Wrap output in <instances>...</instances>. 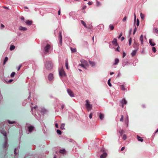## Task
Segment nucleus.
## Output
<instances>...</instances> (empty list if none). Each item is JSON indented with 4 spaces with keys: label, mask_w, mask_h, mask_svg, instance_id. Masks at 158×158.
Here are the masks:
<instances>
[{
    "label": "nucleus",
    "mask_w": 158,
    "mask_h": 158,
    "mask_svg": "<svg viewBox=\"0 0 158 158\" xmlns=\"http://www.w3.org/2000/svg\"><path fill=\"white\" fill-rule=\"evenodd\" d=\"M85 102L86 103L85 106L87 110L89 111L92 109V106L90 104L89 101L88 100H86Z\"/></svg>",
    "instance_id": "f257e3e1"
},
{
    "label": "nucleus",
    "mask_w": 158,
    "mask_h": 158,
    "mask_svg": "<svg viewBox=\"0 0 158 158\" xmlns=\"http://www.w3.org/2000/svg\"><path fill=\"white\" fill-rule=\"evenodd\" d=\"M81 64H79V66H81L85 69H86L88 67V64L87 62L84 59H82L81 60Z\"/></svg>",
    "instance_id": "f03ea898"
},
{
    "label": "nucleus",
    "mask_w": 158,
    "mask_h": 158,
    "mask_svg": "<svg viewBox=\"0 0 158 158\" xmlns=\"http://www.w3.org/2000/svg\"><path fill=\"white\" fill-rule=\"evenodd\" d=\"M45 66L47 69L48 70L51 69L52 67V62L51 61L46 62L45 64Z\"/></svg>",
    "instance_id": "7ed1b4c3"
},
{
    "label": "nucleus",
    "mask_w": 158,
    "mask_h": 158,
    "mask_svg": "<svg viewBox=\"0 0 158 158\" xmlns=\"http://www.w3.org/2000/svg\"><path fill=\"white\" fill-rule=\"evenodd\" d=\"M59 73L60 76L61 77L65 76H66V74L64 72L63 68L60 69L59 70Z\"/></svg>",
    "instance_id": "20e7f679"
},
{
    "label": "nucleus",
    "mask_w": 158,
    "mask_h": 158,
    "mask_svg": "<svg viewBox=\"0 0 158 158\" xmlns=\"http://www.w3.org/2000/svg\"><path fill=\"white\" fill-rule=\"evenodd\" d=\"M51 46L50 45L48 44L44 48V50L46 52H48L49 49H50Z\"/></svg>",
    "instance_id": "39448f33"
},
{
    "label": "nucleus",
    "mask_w": 158,
    "mask_h": 158,
    "mask_svg": "<svg viewBox=\"0 0 158 158\" xmlns=\"http://www.w3.org/2000/svg\"><path fill=\"white\" fill-rule=\"evenodd\" d=\"M67 91L68 93L69 94L70 96L72 97H74V94L72 91H71L70 89H68Z\"/></svg>",
    "instance_id": "423d86ee"
},
{
    "label": "nucleus",
    "mask_w": 158,
    "mask_h": 158,
    "mask_svg": "<svg viewBox=\"0 0 158 158\" xmlns=\"http://www.w3.org/2000/svg\"><path fill=\"white\" fill-rule=\"evenodd\" d=\"M53 78H54V77H53V74L52 73H50L48 75V80L50 81H51L53 80Z\"/></svg>",
    "instance_id": "0eeeda50"
},
{
    "label": "nucleus",
    "mask_w": 158,
    "mask_h": 158,
    "mask_svg": "<svg viewBox=\"0 0 158 158\" xmlns=\"http://www.w3.org/2000/svg\"><path fill=\"white\" fill-rule=\"evenodd\" d=\"M19 29L21 31H25L27 30V28L20 26L19 27Z\"/></svg>",
    "instance_id": "6e6552de"
},
{
    "label": "nucleus",
    "mask_w": 158,
    "mask_h": 158,
    "mask_svg": "<svg viewBox=\"0 0 158 158\" xmlns=\"http://www.w3.org/2000/svg\"><path fill=\"white\" fill-rule=\"evenodd\" d=\"M59 40L60 43L61 45L62 44V37L61 32H60L59 33Z\"/></svg>",
    "instance_id": "1a4fd4ad"
},
{
    "label": "nucleus",
    "mask_w": 158,
    "mask_h": 158,
    "mask_svg": "<svg viewBox=\"0 0 158 158\" xmlns=\"http://www.w3.org/2000/svg\"><path fill=\"white\" fill-rule=\"evenodd\" d=\"M112 43L114 46H118L117 40L116 39H114L113 40V41H112Z\"/></svg>",
    "instance_id": "9d476101"
},
{
    "label": "nucleus",
    "mask_w": 158,
    "mask_h": 158,
    "mask_svg": "<svg viewBox=\"0 0 158 158\" xmlns=\"http://www.w3.org/2000/svg\"><path fill=\"white\" fill-rule=\"evenodd\" d=\"M149 43L152 46H154L156 45L153 42L152 39L149 40Z\"/></svg>",
    "instance_id": "9b49d317"
},
{
    "label": "nucleus",
    "mask_w": 158,
    "mask_h": 158,
    "mask_svg": "<svg viewBox=\"0 0 158 158\" xmlns=\"http://www.w3.org/2000/svg\"><path fill=\"white\" fill-rule=\"evenodd\" d=\"M121 103L122 104V107H123V105H126L127 103V101L125 99H123Z\"/></svg>",
    "instance_id": "f8f14e48"
},
{
    "label": "nucleus",
    "mask_w": 158,
    "mask_h": 158,
    "mask_svg": "<svg viewBox=\"0 0 158 158\" xmlns=\"http://www.w3.org/2000/svg\"><path fill=\"white\" fill-rule=\"evenodd\" d=\"M25 23L27 25H30L32 23V21L31 20H27L25 22Z\"/></svg>",
    "instance_id": "ddd939ff"
},
{
    "label": "nucleus",
    "mask_w": 158,
    "mask_h": 158,
    "mask_svg": "<svg viewBox=\"0 0 158 158\" xmlns=\"http://www.w3.org/2000/svg\"><path fill=\"white\" fill-rule=\"evenodd\" d=\"M107 156V154L105 152L103 153L102 155L100 156V158H105Z\"/></svg>",
    "instance_id": "4468645a"
},
{
    "label": "nucleus",
    "mask_w": 158,
    "mask_h": 158,
    "mask_svg": "<svg viewBox=\"0 0 158 158\" xmlns=\"http://www.w3.org/2000/svg\"><path fill=\"white\" fill-rule=\"evenodd\" d=\"M137 52V50H133L131 53V56H134L135 55V54Z\"/></svg>",
    "instance_id": "2eb2a0df"
},
{
    "label": "nucleus",
    "mask_w": 158,
    "mask_h": 158,
    "mask_svg": "<svg viewBox=\"0 0 158 158\" xmlns=\"http://www.w3.org/2000/svg\"><path fill=\"white\" fill-rule=\"evenodd\" d=\"M119 62V60L118 58H115L114 60V63L113 64L114 65L117 64Z\"/></svg>",
    "instance_id": "dca6fc26"
},
{
    "label": "nucleus",
    "mask_w": 158,
    "mask_h": 158,
    "mask_svg": "<svg viewBox=\"0 0 158 158\" xmlns=\"http://www.w3.org/2000/svg\"><path fill=\"white\" fill-rule=\"evenodd\" d=\"M65 67L67 69H69V66H68V60L67 59H66L65 60Z\"/></svg>",
    "instance_id": "f3484780"
},
{
    "label": "nucleus",
    "mask_w": 158,
    "mask_h": 158,
    "mask_svg": "<svg viewBox=\"0 0 158 158\" xmlns=\"http://www.w3.org/2000/svg\"><path fill=\"white\" fill-rule=\"evenodd\" d=\"M140 40L141 41V44H143V36L142 35H141L140 36Z\"/></svg>",
    "instance_id": "a211bd4d"
},
{
    "label": "nucleus",
    "mask_w": 158,
    "mask_h": 158,
    "mask_svg": "<svg viewBox=\"0 0 158 158\" xmlns=\"http://www.w3.org/2000/svg\"><path fill=\"white\" fill-rule=\"evenodd\" d=\"M81 24L85 27L86 28H87V26L83 20H81Z\"/></svg>",
    "instance_id": "6ab92c4d"
},
{
    "label": "nucleus",
    "mask_w": 158,
    "mask_h": 158,
    "mask_svg": "<svg viewBox=\"0 0 158 158\" xmlns=\"http://www.w3.org/2000/svg\"><path fill=\"white\" fill-rule=\"evenodd\" d=\"M138 140L139 141H141V142H143V139L140 137L138 135L137 136Z\"/></svg>",
    "instance_id": "aec40b11"
},
{
    "label": "nucleus",
    "mask_w": 158,
    "mask_h": 158,
    "mask_svg": "<svg viewBox=\"0 0 158 158\" xmlns=\"http://www.w3.org/2000/svg\"><path fill=\"white\" fill-rule=\"evenodd\" d=\"M125 122L128 125V116L127 115L126 118L125 119Z\"/></svg>",
    "instance_id": "412c9836"
},
{
    "label": "nucleus",
    "mask_w": 158,
    "mask_h": 158,
    "mask_svg": "<svg viewBox=\"0 0 158 158\" xmlns=\"http://www.w3.org/2000/svg\"><path fill=\"white\" fill-rule=\"evenodd\" d=\"M34 127L32 126H29L28 127V130L30 132H31L33 130Z\"/></svg>",
    "instance_id": "4be33fe9"
},
{
    "label": "nucleus",
    "mask_w": 158,
    "mask_h": 158,
    "mask_svg": "<svg viewBox=\"0 0 158 158\" xmlns=\"http://www.w3.org/2000/svg\"><path fill=\"white\" fill-rule=\"evenodd\" d=\"M64 126L65 124L64 123H63L61 125V126L60 127V128L61 130H64L65 129L64 128Z\"/></svg>",
    "instance_id": "5701e85b"
},
{
    "label": "nucleus",
    "mask_w": 158,
    "mask_h": 158,
    "mask_svg": "<svg viewBox=\"0 0 158 158\" xmlns=\"http://www.w3.org/2000/svg\"><path fill=\"white\" fill-rule=\"evenodd\" d=\"M15 48V47L13 45H11L10 46V51L13 50Z\"/></svg>",
    "instance_id": "b1692460"
},
{
    "label": "nucleus",
    "mask_w": 158,
    "mask_h": 158,
    "mask_svg": "<svg viewBox=\"0 0 158 158\" xmlns=\"http://www.w3.org/2000/svg\"><path fill=\"white\" fill-rule=\"evenodd\" d=\"M60 153L62 154H64L65 153L66 151L64 149L60 150Z\"/></svg>",
    "instance_id": "393cba45"
},
{
    "label": "nucleus",
    "mask_w": 158,
    "mask_h": 158,
    "mask_svg": "<svg viewBox=\"0 0 158 158\" xmlns=\"http://www.w3.org/2000/svg\"><path fill=\"white\" fill-rule=\"evenodd\" d=\"M140 16L141 18L142 19H143L144 18V17H145L144 15V14H143L142 13H140Z\"/></svg>",
    "instance_id": "a878e982"
},
{
    "label": "nucleus",
    "mask_w": 158,
    "mask_h": 158,
    "mask_svg": "<svg viewBox=\"0 0 158 158\" xmlns=\"http://www.w3.org/2000/svg\"><path fill=\"white\" fill-rule=\"evenodd\" d=\"M101 3L100 2H98V1H96V6H99L101 5Z\"/></svg>",
    "instance_id": "bb28decb"
},
{
    "label": "nucleus",
    "mask_w": 158,
    "mask_h": 158,
    "mask_svg": "<svg viewBox=\"0 0 158 158\" xmlns=\"http://www.w3.org/2000/svg\"><path fill=\"white\" fill-rule=\"evenodd\" d=\"M8 60V58L7 57H5V59H4V62L3 63L4 65L5 64L6 62Z\"/></svg>",
    "instance_id": "cd10ccee"
},
{
    "label": "nucleus",
    "mask_w": 158,
    "mask_h": 158,
    "mask_svg": "<svg viewBox=\"0 0 158 158\" xmlns=\"http://www.w3.org/2000/svg\"><path fill=\"white\" fill-rule=\"evenodd\" d=\"M109 28L111 30H113L114 29V27L113 25H110L109 26Z\"/></svg>",
    "instance_id": "c85d7f7f"
},
{
    "label": "nucleus",
    "mask_w": 158,
    "mask_h": 158,
    "mask_svg": "<svg viewBox=\"0 0 158 158\" xmlns=\"http://www.w3.org/2000/svg\"><path fill=\"white\" fill-rule=\"evenodd\" d=\"M120 87H121V89L122 90H125V86H124L123 85H120Z\"/></svg>",
    "instance_id": "c756f323"
},
{
    "label": "nucleus",
    "mask_w": 158,
    "mask_h": 158,
    "mask_svg": "<svg viewBox=\"0 0 158 158\" xmlns=\"http://www.w3.org/2000/svg\"><path fill=\"white\" fill-rule=\"evenodd\" d=\"M99 118L101 119H102L104 118V115L102 114H100Z\"/></svg>",
    "instance_id": "7c9ffc66"
},
{
    "label": "nucleus",
    "mask_w": 158,
    "mask_h": 158,
    "mask_svg": "<svg viewBox=\"0 0 158 158\" xmlns=\"http://www.w3.org/2000/svg\"><path fill=\"white\" fill-rule=\"evenodd\" d=\"M89 63L92 66H94L95 65V63H94V62L90 61Z\"/></svg>",
    "instance_id": "2f4dec72"
},
{
    "label": "nucleus",
    "mask_w": 158,
    "mask_h": 158,
    "mask_svg": "<svg viewBox=\"0 0 158 158\" xmlns=\"http://www.w3.org/2000/svg\"><path fill=\"white\" fill-rule=\"evenodd\" d=\"M15 74V72H13L10 75L11 77H14Z\"/></svg>",
    "instance_id": "473e14b6"
},
{
    "label": "nucleus",
    "mask_w": 158,
    "mask_h": 158,
    "mask_svg": "<svg viewBox=\"0 0 158 158\" xmlns=\"http://www.w3.org/2000/svg\"><path fill=\"white\" fill-rule=\"evenodd\" d=\"M110 79H109L108 80V85H109L111 87V86H112V85H111V83H110Z\"/></svg>",
    "instance_id": "72a5a7b5"
},
{
    "label": "nucleus",
    "mask_w": 158,
    "mask_h": 158,
    "mask_svg": "<svg viewBox=\"0 0 158 158\" xmlns=\"http://www.w3.org/2000/svg\"><path fill=\"white\" fill-rule=\"evenodd\" d=\"M71 51L73 52H76V50L75 48H71Z\"/></svg>",
    "instance_id": "f704fd0d"
},
{
    "label": "nucleus",
    "mask_w": 158,
    "mask_h": 158,
    "mask_svg": "<svg viewBox=\"0 0 158 158\" xmlns=\"http://www.w3.org/2000/svg\"><path fill=\"white\" fill-rule=\"evenodd\" d=\"M119 132L120 134L121 135H122L123 134L124 132V131L123 130H120L119 131Z\"/></svg>",
    "instance_id": "c9c22d12"
},
{
    "label": "nucleus",
    "mask_w": 158,
    "mask_h": 158,
    "mask_svg": "<svg viewBox=\"0 0 158 158\" xmlns=\"http://www.w3.org/2000/svg\"><path fill=\"white\" fill-rule=\"evenodd\" d=\"M154 32L156 33H158V30L156 28H154Z\"/></svg>",
    "instance_id": "e433bc0d"
},
{
    "label": "nucleus",
    "mask_w": 158,
    "mask_h": 158,
    "mask_svg": "<svg viewBox=\"0 0 158 158\" xmlns=\"http://www.w3.org/2000/svg\"><path fill=\"white\" fill-rule=\"evenodd\" d=\"M57 133L59 135H61V131L59 130H57Z\"/></svg>",
    "instance_id": "4c0bfd02"
},
{
    "label": "nucleus",
    "mask_w": 158,
    "mask_h": 158,
    "mask_svg": "<svg viewBox=\"0 0 158 158\" xmlns=\"http://www.w3.org/2000/svg\"><path fill=\"white\" fill-rule=\"evenodd\" d=\"M123 139L124 140H125L126 139H127V136H126V135L125 134H124L123 135Z\"/></svg>",
    "instance_id": "58836bf2"
},
{
    "label": "nucleus",
    "mask_w": 158,
    "mask_h": 158,
    "mask_svg": "<svg viewBox=\"0 0 158 158\" xmlns=\"http://www.w3.org/2000/svg\"><path fill=\"white\" fill-rule=\"evenodd\" d=\"M123 115H121V117L120 119V121L121 122H123Z\"/></svg>",
    "instance_id": "ea45409f"
},
{
    "label": "nucleus",
    "mask_w": 158,
    "mask_h": 158,
    "mask_svg": "<svg viewBox=\"0 0 158 158\" xmlns=\"http://www.w3.org/2000/svg\"><path fill=\"white\" fill-rule=\"evenodd\" d=\"M152 50L154 52H155L156 51V48L155 47H153L152 48Z\"/></svg>",
    "instance_id": "a19ab883"
},
{
    "label": "nucleus",
    "mask_w": 158,
    "mask_h": 158,
    "mask_svg": "<svg viewBox=\"0 0 158 158\" xmlns=\"http://www.w3.org/2000/svg\"><path fill=\"white\" fill-rule=\"evenodd\" d=\"M139 21L138 19H137V21H136V25L137 26H139Z\"/></svg>",
    "instance_id": "79ce46f5"
},
{
    "label": "nucleus",
    "mask_w": 158,
    "mask_h": 158,
    "mask_svg": "<svg viewBox=\"0 0 158 158\" xmlns=\"http://www.w3.org/2000/svg\"><path fill=\"white\" fill-rule=\"evenodd\" d=\"M131 38H130L129 40V44L130 45L131 43Z\"/></svg>",
    "instance_id": "37998d69"
},
{
    "label": "nucleus",
    "mask_w": 158,
    "mask_h": 158,
    "mask_svg": "<svg viewBox=\"0 0 158 158\" xmlns=\"http://www.w3.org/2000/svg\"><path fill=\"white\" fill-rule=\"evenodd\" d=\"M119 49H120V47L119 46H118L117 48L116 49L115 51H117L118 52H119L120 51Z\"/></svg>",
    "instance_id": "c03bdc74"
},
{
    "label": "nucleus",
    "mask_w": 158,
    "mask_h": 158,
    "mask_svg": "<svg viewBox=\"0 0 158 158\" xmlns=\"http://www.w3.org/2000/svg\"><path fill=\"white\" fill-rule=\"evenodd\" d=\"M126 64H128V62H126ZM126 65V64H125V63L124 62L123 64V67H124L125 65Z\"/></svg>",
    "instance_id": "a18cd8bd"
},
{
    "label": "nucleus",
    "mask_w": 158,
    "mask_h": 158,
    "mask_svg": "<svg viewBox=\"0 0 158 158\" xmlns=\"http://www.w3.org/2000/svg\"><path fill=\"white\" fill-rule=\"evenodd\" d=\"M4 27H5V26L3 24H1V29L3 28Z\"/></svg>",
    "instance_id": "49530a36"
},
{
    "label": "nucleus",
    "mask_w": 158,
    "mask_h": 158,
    "mask_svg": "<svg viewBox=\"0 0 158 158\" xmlns=\"http://www.w3.org/2000/svg\"><path fill=\"white\" fill-rule=\"evenodd\" d=\"M127 19V17L126 16H125L123 19V22H125L126 21Z\"/></svg>",
    "instance_id": "de8ad7c7"
},
{
    "label": "nucleus",
    "mask_w": 158,
    "mask_h": 158,
    "mask_svg": "<svg viewBox=\"0 0 158 158\" xmlns=\"http://www.w3.org/2000/svg\"><path fill=\"white\" fill-rule=\"evenodd\" d=\"M2 133L3 135L4 136H6V133H5V132H4V131H2Z\"/></svg>",
    "instance_id": "09e8293b"
},
{
    "label": "nucleus",
    "mask_w": 158,
    "mask_h": 158,
    "mask_svg": "<svg viewBox=\"0 0 158 158\" xmlns=\"http://www.w3.org/2000/svg\"><path fill=\"white\" fill-rule=\"evenodd\" d=\"M21 66H22V65H21V64H20V65H19V67H18V69H17V70H18V71H19V70L20 69V68H21Z\"/></svg>",
    "instance_id": "8fccbe9b"
},
{
    "label": "nucleus",
    "mask_w": 158,
    "mask_h": 158,
    "mask_svg": "<svg viewBox=\"0 0 158 158\" xmlns=\"http://www.w3.org/2000/svg\"><path fill=\"white\" fill-rule=\"evenodd\" d=\"M89 118H90V119L92 118V114L91 113L89 114Z\"/></svg>",
    "instance_id": "3c124183"
},
{
    "label": "nucleus",
    "mask_w": 158,
    "mask_h": 158,
    "mask_svg": "<svg viewBox=\"0 0 158 158\" xmlns=\"http://www.w3.org/2000/svg\"><path fill=\"white\" fill-rule=\"evenodd\" d=\"M126 55V54L125 52H123V57H124Z\"/></svg>",
    "instance_id": "603ef678"
},
{
    "label": "nucleus",
    "mask_w": 158,
    "mask_h": 158,
    "mask_svg": "<svg viewBox=\"0 0 158 158\" xmlns=\"http://www.w3.org/2000/svg\"><path fill=\"white\" fill-rule=\"evenodd\" d=\"M136 27H135V29H134V32H133V34H134L135 33V32H136Z\"/></svg>",
    "instance_id": "864d4df0"
},
{
    "label": "nucleus",
    "mask_w": 158,
    "mask_h": 158,
    "mask_svg": "<svg viewBox=\"0 0 158 158\" xmlns=\"http://www.w3.org/2000/svg\"><path fill=\"white\" fill-rule=\"evenodd\" d=\"M122 35H123L122 33V32L120 34V35H119V37H118V38L119 39L121 37V36Z\"/></svg>",
    "instance_id": "5fc2aeb1"
},
{
    "label": "nucleus",
    "mask_w": 158,
    "mask_h": 158,
    "mask_svg": "<svg viewBox=\"0 0 158 158\" xmlns=\"http://www.w3.org/2000/svg\"><path fill=\"white\" fill-rule=\"evenodd\" d=\"M92 3L90 1L88 3V4L89 5H90L92 4Z\"/></svg>",
    "instance_id": "6e6d98bb"
},
{
    "label": "nucleus",
    "mask_w": 158,
    "mask_h": 158,
    "mask_svg": "<svg viewBox=\"0 0 158 158\" xmlns=\"http://www.w3.org/2000/svg\"><path fill=\"white\" fill-rule=\"evenodd\" d=\"M8 123L10 124H12L13 123H14V122H11V121H9Z\"/></svg>",
    "instance_id": "4d7b16f0"
},
{
    "label": "nucleus",
    "mask_w": 158,
    "mask_h": 158,
    "mask_svg": "<svg viewBox=\"0 0 158 158\" xmlns=\"http://www.w3.org/2000/svg\"><path fill=\"white\" fill-rule=\"evenodd\" d=\"M4 146L5 148H6V147H7L8 146H7V143H5L4 145Z\"/></svg>",
    "instance_id": "13d9d810"
},
{
    "label": "nucleus",
    "mask_w": 158,
    "mask_h": 158,
    "mask_svg": "<svg viewBox=\"0 0 158 158\" xmlns=\"http://www.w3.org/2000/svg\"><path fill=\"white\" fill-rule=\"evenodd\" d=\"M125 147H123L121 149V151H123L125 149Z\"/></svg>",
    "instance_id": "bf43d9fd"
},
{
    "label": "nucleus",
    "mask_w": 158,
    "mask_h": 158,
    "mask_svg": "<svg viewBox=\"0 0 158 158\" xmlns=\"http://www.w3.org/2000/svg\"><path fill=\"white\" fill-rule=\"evenodd\" d=\"M136 15H135V14H134V21H135V20H136Z\"/></svg>",
    "instance_id": "052dcab7"
},
{
    "label": "nucleus",
    "mask_w": 158,
    "mask_h": 158,
    "mask_svg": "<svg viewBox=\"0 0 158 158\" xmlns=\"http://www.w3.org/2000/svg\"><path fill=\"white\" fill-rule=\"evenodd\" d=\"M64 104L62 105L61 106V108H62V109H63L64 108Z\"/></svg>",
    "instance_id": "680f3d73"
},
{
    "label": "nucleus",
    "mask_w": 158,
    "mask_h": 158,
    "mask_svg": "<svg viewBox=\"0 0 158 158\" xmlns=\"http://www.w3.org/2000/svg\"><path fill=\"white\" fill-rule=\"evenodd\" d=\"M55 126L57 128H58L59 127L58 126V124L57 123L55 124Z\"/></svg>",
    "instance_id": "e2e57ef3"
},
{
    "label": "nucleus",
    "mask_w": 158,
    "mask_h": 158,
    "mask_svg": "<svg viewBox=\"0 0 158 158\" xmlns=\"http://www.w3.org/2000/svg\"><path fill=\"white\" fill-rule=\"evenodd\" d=\"M124 39H125V38L124 37H122L121 38V41H123Z\"/></svg>",
    "instance_id": "0e129e2a"
},
{
    "label": "nucleus",
    "mask_w": 158,
    "mask_h": 158,
    "mask_svg": "<svg viewBox=\"0 0 158 158\" xmlns=\"http://www.w3.org/2000/svg\"><path fill=\"white\" fill-rule=\"evenodd\" d=\"M60 11L59 10L58 11V14L59 15H60Z\"/></svg>",
    "instance_id": "69168bd1"
},
{
    "label": "nucleus",
    "mask_w": 158,
    "mask_h": 158,
    "mask_svg": "<svg viewBox=\"0 0 158 158\" xmlns=\"http://www.w3.org/2000/svg\"><path fill=\"white\" fill-rule=\"evenodd\" d=\"M13 81V80L12 79L10 80L9 81V82H12Z\"/></svg>",
    "instance_id": "338daca9"
},
{
    "label": "nucleus",
    "mask_w": 158,
    "mask_h": 158,
    "mask_svg": "<svg viewBox=\"0 0 158 158\" xmlns=\"http://www.w3.org/2000/svg\"><path fill=\"white\" fill-rule=\"evenodd\" d=\"M114 73V72H110V75H112V74H113Z\"/></svg>",
    "instance_id": "774afa93"
}]
</instances>
